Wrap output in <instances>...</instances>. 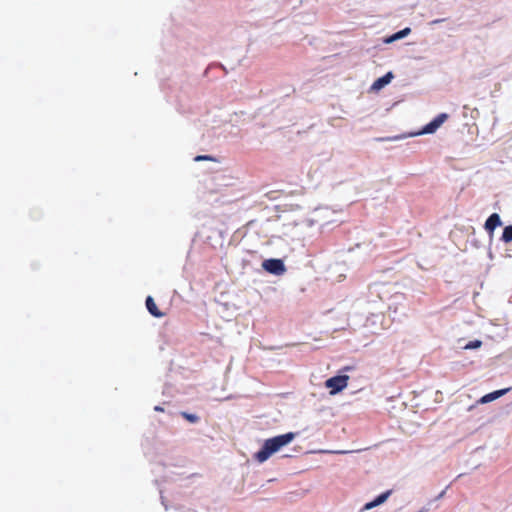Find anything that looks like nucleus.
Instances as JSON below:
<instances>
[{
    "instance_id": "f257e3e1",
    "label": "nucleus",
    "mask_w": 512,
    "mask_h": 512,
    "mask_svg": "<svg viewBox=\"0 0 512 512\" xmlns=\"http://www.w3.org/2000/svg\"><path fill=\"white\" fill-rule=\"evenodd\" d=\"M296 435L297 434L294 432H288L266 439L260 450L254 454V459L259 463L265 462L282 447L290 444L295 439Z\"/></svg>"
},
{
    "instance_id": "2eb2a0df",
    "label": "nucleus",
    "mask_w": 512,
    "mask_h": 512,
    "mask_svg": "<svg viewBox=\"0 0 512 512\" xmlns=\"http://www.w3.org/2000/svg\"><path fill=\"white\" fill-rule=\"evenodd\" d=\"M380 286H382V285L381 284H377V283H375L372 286H370V288H369L370 289V293L374 294V292H378V288Z\"/></svg>"
},
{
    "instance_id": "9b49d317",
    "label": "nucleus",
    "mask_w": 512,
    "mask_h": 512,
    "mask_svg": "<svg viewBox=\"0 0 512 512\" xmlns=\"http://www.w3.org/2000/svg\"><path fill=\"white\" fill-rule=\"evenodd\" d=\"M501 240L505 243L512 242V225H508L503 229Z\"/></svg>"
},
{
    "instance_id": "20e7f679",
    "label": "nucleus",
    "mask_w": 512,
    "mask_h": 512,
    "mask_svg": "<svg viewBox=\"0 0 512 512\" xmlns=\"http://www.w3.org/2000/svg\"><path fill=\"white\" fill-rule=\"evenodd\" d=\"M262 267L266 272L273 275H281L286 270L283 260L277 258L264 260Z\"/></svg>"
},
{
    "instance_id": "f03ea898",
    "label": "nucleus",
    "mask_w": 512,
    "mask_h": 512,
    "mask_svg": "<svg viewBox=\"0 0 512 512\" xmlns=\"http://www.w3.org/2000/svg\"><path fill=\"white\" fill-rule=\"evenodd\" d=\"M447 118H448V115L446 113H440L418 132L410 133L407 135L401 134V135H396V136H392V137H380V138H377V141L393 142V141L405 139L407 137H413V136L424 135V134H432L447 120Z\"/></svg>"
},
{
    "instance_id": "aec40b11",
    "label": "nucleus",
    "mask_w": 512,
    "mask_h": 512,
    "mask_svg": "<svg viewBox=\"0 0 512 512\" xmlns=\"http://www.w3.org/2000/svg\"><path fill=\"white\" fill-rule=\"evenodd\" d=\"M428 509L427 508H422L421 510H419L418 512H426Z\"/></svg>"
},
{
    "instance_id": "423d86ee",
    "label": "nucleus",
    "mask_w": 512,
    "mask_h": 512,
    "mask_svg": "<svg viewBox=\"0 0 512 512\" xmlns=\"http://www.w3.org/2000/svg\"><path fill=\"white\" fill-rule=\"evenodd\" d=\"M392 494V490H387L381 494H379L374 500L370 501V502H367L363 508H362V511L364 510H370L374 507H377L383 503H385L387 501V499L390 497V495Z\"/></svg>"
},
{
    "instance_id": "a211bd4d",
    "label": "nucleus",
    "mask_w": 512,
    "mask_h": 512,
    "mask_svg": "<svg viewBox=\"0 0 512 512\" xmlns=\"http://www.w3.org/2000/svg\"><path fill=\"white\" fill-rule=\"evenodd\" d=\"M154 410L155 411H163V408L161 406H155Z\"/></svg>"
},
{
    "instance_id": "6e6552de",
    "label": "nucleus",
    "mask_w": 512,
    "mask_h": 512,
    "mask_svg": "<svg viewBox=\"0 0 512 512\" xmlns=\"http://www.w3.org/2000/svg\"><path fill=\"white\" fill-rule=\"evenodd\" d=\"M510 389L511 388L495 390L491 393H488V394L482 396L478 402L481 404H486V403L492 402V401L500 398L501 396L505 395L508 391H510Z\"/></svg>"
},
{
    "instance_id": "6ab92c4d",
    "label": "nucleus",
    "mask_w": 512,
    "mask_h": 512,
    "mask_svg": "<svg viewBox=\"0 0 512 512\" xmlns=\"http://www.w3.org/2000/svg\"><path fill=\"white\" fill-rule=\"evenodd\" d=\"M337 453H339V454H345V453H348V451H337Z\"/></svg>"
},
{
    "instance_id": "f3484780",
    "label": "nucleus",
    "mask_w": 512,
    "mask_h": 512,
    "mask_svg": "<svg viewBox=\"0 0 512 512\" xmlns=\"http://www.w3.org/2000/svg\"><path fill=\"white\" fill-rule=\"evenodd\" d=\"M443 21H444V19H435V20H433V21L430 23V25H436V24H439V23H441V22H443Z\"/></svg>"
},
{
    "instance_id": "39448f33",
    "label": "nucleus",
    "mask_w": 512,
    "mask_h": 512,
    "mask_svg": "<svg viewBox=\"0 0 512 512\" xmlns=\"http://www.w3.org/2000/svg\"><path fill=\"white\" fill-rule=\"evenodd\" d=\"M501 225L502 222L499 214L492 213L485 221L484 228L489 233L490 237H492L494 230Z\"/></svg>"
},
{
    "instance_id": "1a4fd4ad",
    "label": "nucleus",
    "mask_w": 512,
    "mask_h": 512,
    "mask_svg": "<svg viewBox=\"0 0 512 512\" xmlns=\"http://www.w3.org/2000/svg\"><path fill=\"white\" fill-rule=\"evenodd\" d=\"M145 305H146V308L148 310V312L156 317V318H160L163 316V313L157 308L156 304H155V301L153 299L152 296H148L145 300Z\"/></svg>"
},
{
    "instance_id": "7ed1b4c3",
    "label": "nucleus",
    "mask_w": 512,
    "mask_h": 512,
    "mask_svg": "<svg viewBox=\"0 0 512 512\" xmlns=\"http://www.w3.org/2000/svg\"><path fill=\"white\" fill-rule=\"evenodd\" d=\"M348 379L349 377L347 375L333 376L325 381V386L331 389V394H336L347 386Z\"/></svg>"
},
{
    "instance_id": "0eeeda50",
    "label": "nucleus",
    "mask_w": 512,
    "mask_h": 512,
    "mask_svg": "<svg viewBox=\"0 0 512 512\" xmlns=\"http://www.w3.org/2000/svg\"><path fill=\"white\" fill-rule=\"evenodd\" d=\"M394 78V74L389 71L382 77H379L377 80L374 81V83L371 86V90L373 91H379L383 89L386 85H388L392 79Z\"/></svg>"
},
{
    "instance_id": "4be33fe9",
    "label": "nucleus",
    "mask_w": 512,
    "mask_h": 512,
    "mask_svg": "<svg viewBox=\"0 0 512 512\" xmlns=\"http://www.w3.org/2000/svg\"><path fill=\"white\" fill-rule=\"evenodd\" d=\"M377 296H378V298H379V299H382V296H381V295H379L378 293H377Z\"/></svg>"
},
{
    "instance_id": "f8f14e48",
    "label": "nucleus",
    "mask_w": 512,
    "mask_h": 512,
    "mask_svg": "<svg viewBox=\"0 0 512 512\" xmlns=\"http://www.w3.org/2000/svg\"><path fill=\"white\" fill-rule=\"evenodd\" d=\"M481 346H482V341H480V340H473V341L468 342L464 346V349H467V350L478 349Z\"/></svg>"
},
{
    "instance_id": "412c9836",
    "label": "nucleus",
    "mask_w": 512,
    "mask_h": 512,
    "mask_svg": "<svg viewBox=\"0 0 512 512\" xmlns=\"http://www.w3.org/2000/svg\"><path fill=\"white\" fill-rule=\"evenodd\" d=\"M377 296H378V298H379V299H382V296H381V295H379L378 293H377Z\"/></svg>"
},
{
    "instance_id": "4468645a",
    "label": "nucleus",
    "mask_w": 512,
    "mask_h": 512,
    "mask_svg": "<svg viewBox=\"0 0 512 512\" xmlns=\"http://www.w3.org/2000/svg\"><path fill=\"white\" fill-rule=\"evenodd\" d=\"M204 160L214 161L215 159L211 155H198L194 158V161H196V162L204 161Z\"/></svg>"
},
{
    "instance_id": "9d476101",
    "label": "nucleus",
    "mask_w": 512,
    "mask_h": 512,
    "mask_svg": "<svg viewBox=\"0 0 512 512\" xmlns=\"http://www.w3.org/2000/svg\"><path fill=\"white\" fill-rule=\"evenodd\" d=\"M410 33H411V29L409 27H406V28H404L402 30H399V31L395 32L394 34H392L388 38H386L385 43H392L394 41L403 39L406 36H408Z\"/></svg>"
},
{
    "instance_id": "ddd939ff",
    "label": "nucleus",
    "mask_w": 512,
    "mask_h": 512,
    "mask_svg": "<svg viewBox=\"0 0 512 512\" xmlns=\"http://www.w3.org/2000/svg\"><path fill=\"white\" fill-rule=\"evenodd\" d=\"M181 415L190 423H197L200 419L196 414H190L187 412H182Z\"/></svg>"
},
{
    "instance_id": "dca6fc26",
    "label": "nucleus",
    "mask_w": 512,
    "mask_h": 512,
    "mask_svg": "<svg viewBox=\"0 0 512 512\" xmlns=\"http://www.w3.org/2000/svg\"><path fill=\"white\" fill-rule=\"evenodd\" d=\"M445 493H446V490H443L442 492H440V493L435 497V499H434V500L436 501V500H439V499L443 498V497H444V495H445Z\"/></svg>"
}]
</instances>
